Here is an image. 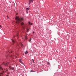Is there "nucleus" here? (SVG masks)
<instances>
[{"mask_svg": "<svg viewBox=\"0 0 76 76\" xmlns=\"http://www.w3.org/2000/svg\"><path fill=\"white\" fill-rule=\"evenodd\" d=\"M29 9H30V8H29V6L28 8H26V10H29Z\"/></svg>", "mask_w": 76, "mask_h": 76, "instance_id": "obj_8", "label": "nucleus"}, {"mask_svg": "<svg viewBox=\"0 0 76 76\" xmlns=\"http://www.w3.org/2000/svg\"><path fill=\"white\" fill-rule=\"evenodd\" d=\"M0 76H1V75H0Z\"/></svg>", "mask_w": 76, "mask_h": 76, "instance_id": "obj_24", "label": "nucleus"}, {"mask_svg": "<svg viewBox=\"0 0 76 76\" xmlns=\"http://www.w3.org/2000/svg\"><path fill=\"white\" fill-rule=\"evenodd\" d=\"M21 46H23V44H21Z\"/></svg>", "mask_w": 76, "mask_h": 76, "instance_id": "obj_22", "label": "nucleus"}, {"mask_svg": "<svg viewBox=\"0 0 76 76\" xmlns=\"http://www.w3.org/2000/svg\"><path fill=\"white\" fill-rule=\"evenodd\" d=\"M31 38H30L29 40V42H31Z\"/></svg>", "mask_w": 76, "mask_h": 76, "instance_id": "obj_12", "label": "nucleus"}, {"mask_svg": "<svg viewBox=\"0 0 76 76\" xmlns=\"http://www.w3.org/2000/svg\"><path fill=\"white\" fill-rule=\"evenodd\" d=\"M15 20H16V23H19L20 22H21L22 21H23L24 19L23 18H20L19 17H17L15 18Z\"/></svg>", "mask_w": 76, "mask_h": 76, "instance_id": "obj_2", "label": "nucleus"}, {"mask_svg": "<svg viewBox=\"0 0 76 76\" xmlns=\"http://www.w3.org/2000/svg\"><path fill=\"white\" fill-rule=\"evenodd\" d=\"M3 64L4 65V66H7V67H9V68L10 70H13L14 69H15V67H12L9 64V62H8L6 63H3Z\"/></svg>", "mask_w": 76, "mask_h": 76, "instance_id": "obj_1", "label": "nucleus"}, {"mask_svg": "<svg viewBox=\"0 0 76 76\" xmlns=\"http://www.w3.org/2000/svg\"><path fill=\"white\" fill-rule=\"evenodd\" d=\"M28 51H26V52H25V54H28Z\"/></svg>", "mask_w": 76, "mask_h": 76, "instance_id": "obj_7", "label": "nucleus"}, {"mask_svg": "<svg viewBox=\"0 0 76 76\" xmlns=\"http://www.w3.org/2000/svg\"><path fill=\"white\" fill-rule=\"evenodd\" d=\"M1 74H3V73H1Z\"/></svg>", "mask_w": 76, "mask_h": 76, "instance_id": "obj_28", "label": "nucleus"}, {"mask_svg": "<svg viewBox=\"0 0 76 76\" xmlns=\"http://www.w3.org/2000/svg\"><path fill=\"white\" fill-rule=\"evenodd\" d=\"M48 64V65H50V63L48 62H47Z\"/></svg>", "mask_w": 76, "mask_h": 76, "instance_id": "obj_14", "label": "nucleus"}, {"mask_svg": "<svg viewBox=\"0 0 76 76\" xmlns=\"http://www.w3.org/2000/svg\"><path fill=\"white\" fill-rule=\"evenodd\" d=\"M26 13L27 14H28V10H26Z\"/></svg>", "mask_w": 76, "mask_h": 76, "instance_id": "obj_13", "label": "nucleus"}, {"mask_svg": "<svg viewBox=\"0 0 76 76\" xmlns=\"http://www.w3.org/2000/svg\"><path fill=\"white\" fill-rule=\"evenodd\" d=\"M12 43H15V41L14 40H13L12 39Z\"/></svg>", "mask_w": 76, "mask_h": 76, "instance_id": "obj_9", "label": "nucleus"}, {"mask_svg": "<svg viewBox=\"0 0 76 76\" xmlns=\"http://www.w3.org/2000/svg\"><path fill=\"white\" fill-rule=\"evenodd\" d=\"M6 53H8V55L7 56V57H11L12 56V55H10V54H9V53H10V52H6Z\"/></svg>", "mask_w": 76, "mask_h": 76, "instance_id": "obj_3", "label": "nucleus"}, {"mask_svg": "<svg viewBox=\"0 0 76 76\" xmlns=\"http://www.w3.org/2000/svg\"><path fill=\"white\" fill-rule=\"evenodd\" d=\"M35 33V32L34 31H33V34H34Z\"/></svg>", "mask_w": 76, "mask_h": 76, "instance_id": "obj_21", "label": "nucleus"}, {"mask_svg": "<svg viewBox=\"0 0 76 76\" xmlns=\"http://www.w3.org/2000/svg\"><path fill=\"white\" fill-rule=\"evenodd\" d=\"M25 38H26V36H25Z\"/></svg>", "mask_w": 76, "mask_h": 76, "instance_id": "obj_20", "label": "nucleus"}, {"mask_svg": "<svg viewBox=\"0 0 76 76\" xmlns=\"http://www.w3.org/2000/svg\"><path fill=\"white\" fill-rule=\"evenodd\" d=\"M0 28H1L2 27H1V25H0Z\"/></svg>", "mask_w": 76, "mask_h": 76, "instance_id": "obj_19", "label": "nucleus"}, {"mask_svg": "<svg viewBox=\"0 0 76 76\" xmlns=\"http://www.w3.org/2000/svg\"><path fill=\"white\" fill-rule=\"evenodd\" d=\"M7 18H9V17L8 16H7Z\"/></svg>", "mask_w": 76, "mask_h": 76, "instance_id": "obj_23", "label": "nucleus"}, {"mask_svg": "<svg viewBox=\"0 0 76 76\" xmlns=\"http://www.w3.org/2000/svg\"><path fill=\"white\" fill-rule=\"evenodd\" d=\"M31 72H34V71L31 70Z\"/></svg>", "mask_w": 76, "mask_h": 76, "instance_id": "obj_17", "label": "nucleus"}, {"mask_svg": "<svg viewBox=\"0 0 76 76\" xmlns=\"http://www.w3.org/2000/svg\"><path fill=\"white\" fill-rule=\"evenodd\" d=\"M27 32H28V29H27Z\"/></svg>", "mask_w": 76, "mask_h": 76, "instance_id": "obj_18", "label": "nucleus"}, {"mask_svg": "<svg viewBox=\"0 0 76 76\" xmlns=\"http://www.w3.org/2000/svg\"><path fill=\"white\" fill-rule=\"evenodd\" d=\"M31 1L32 3L34 1V0H31Z\"/></svg>", "mask_w": 76, "mask_h": 76, "instance_id": "obj_16", "label": "nucleus"}, {"mask_svg": "<svg viewBox=\"0 0 76 76\" xmlns=\"http://www.w3.org/2000/svg\"><path fill=\"white\" fill-rule=\"evenodd\" d=\"M21 24L22 25H24V23L23 22L21 23Z\"/></svg>", "mask_w": 76, "mask_h": 76, "instance_id": "obj_10", "label": "nucleus"}, {"mask_svg": "<svg viewBox=\"0 0 76 76\" xmlns=\"http://www.w3.org/2000/svg\"><path fill=\"white\" fill-rule=\"evenodd\" d=\"M11 53H12V52H11Z\"/></svg>", "mask_w": 76, "mask_h": 76, "instance_id": "obj_29", "label": "nucleus"}, {"mask_svg": "<svg viewBox=\"0 0 76 76\" xmlns=\"http://www.w3.org/2000/svg\"><path fill=\"white\" fill-rule=\"evenodd\" d=\"M21 60H22V59H19L20 63H21V64H23L24 66H25V65H24V64H23V62H22V61H21Z\"/></svg>", "mask_w": 76, "mask_h": 76, "instance_id": "obj_4", "label": "nucleus"}, {"mask_svg": "<svg viewBox=\"0 0 76 76\" xmlns=\"http://www.w3.org/2000/svg\"><path fill=\"white\" fill-rule=\"evenodd\" d=\"M32 60L33 61V63H35V62H34V59H32Z\"/></svg>", "mask_w": 76, "mask_h": 76, "instance_id": "obj_15", "label": "nucleus"}, {"mask_svg": "<svg viewBox=\"0 0 76 76\" xmlns=\"http://www.w3.org/2000/svg\"><path fill=\"white\" fill-rule=\"evenodd\" d=\"M16 58H17V57L16 56Z\"/></svg>", "mask_w": 76, "mask_h": 76, "instance_id": "obj_27", "label": "nucleus"}, {"mask_svg": "<svg viewBox=\"0 0 76 76\" xmlns=\"http://www.w3.org/2000/svg\"><path fill=\"white\" fill-rule=\"evenodd\" d=\"M76 58V57H75V58Z\"/></svg>", "mask_w": 76, "mask_h": 76, "instance_id": "obj_25", "label": "nucleus"}, {"mask_svg": "<svg viewBox=\"0 0 76 76\" xmlns=\"http://www.w3.org/2000/svg\"><path fill=\"white\" fill-rule=\"evenodd\" d=\"M31 3V0H29V2L28 3V5H30Z\"/></svg>", "mask_w": 76, "mask_h": 76, "instance_id": "obj_5", "label": "nucleus"}, {"mask_svg": "<svg viewBox=\"0 0 76 76\" xmlns=\"http://www.w3.org/2000/svg\"><path fill=\"white\" fill-rule=\"evenodd\" d=\"M28 23L30 25H33V24L32 23H31V22H30V21L28 22Z\"/></svg>", "mask_w": 76, "mask_h": 76, "instance_id": "obj_6", "label": "nucleus"}, {"mask_svg": "<svg viewBox=\"0 0 76 76\" xmlns=\"http://www.w3.org/2000/svg\"><path fill=\"white\" fill-rule=\"evenodd\" d=\"M0 70H3V68L1 67L0 66Z\"/></svg>", "mask_w": 76, "mask_h": 76, "instance_id": "obj_11", "label": "nucleus"}, {"mask_svg": "<svg viewBox=\"0 0 76 76\" xmlns=\"http://www.w3.org/2000/svg\"><path fill=\"white\" fill-rule=\"evenodd\" d=\"M37 73H38V72H37Z\"/></svg>", "mask_w": 76, "mask_h": 76, "instance_id": "obj_26", "label": "nucleus"}]
</instances>
